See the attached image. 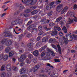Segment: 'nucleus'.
I'll return each mask as SVG.
<instances>
[{
  "label": "nucleus",
  "mask_w": 77,
  "mask_h": 77,
  "mask_svg": "<svg viewBox=\"0 0 77 77\" xmlns=\"http://www.w3.org/2000/svg\"><path fill=\"white\" fill-rule=\"evenodd\" d=\"M41 22H42L43 24H45L47 23V20L45 19H43L41 20Z\"/></svg>",
  "instance_id": "5701e85b"
},
{
  "label": "nucleus",
  "mask_w": 77,
  "mask_h": 77,
  "mask_svg": "<svg viewBox=\"0 0 77 77\" xmlns=\"http://www.w3.org/2000/svg\"><path fill=\"white\" fill-rule=\"evenodd\" d=\"M13 70L14 71H17V67L16 66H13L12 68Z\"/></svg>",
  "instance_id": "f704fd0d"
},
{
  "label": "nucleus",
  "mask_w": 77,
  "mask_h": 77,
  "mask_svg": "<svg viewBox=\"0 0 77 77\" xmlns=\"http://www.w3.org/2000/svg\"><path fill=\"white\" fill-rule=\"evenodd\" d=\"M37 13H38V11L37 10H34V11H32L31 13V14L32 15H34L35 14H37Z\"/></svg>",
  "instance_id": "bb28decb"
},
{
  "label": "nucleus",
  "mask_w": 77,
  "mask_h": 77,
  "mask_svg": "<svg viewBox=\"0 0 77 77\" xmlns=\"http://www.w3.org/2000/svg\"><path fill=\"white\" fill-rule=\"evenodd\" d=\"M45 52H42V53H41V57H43L45 56Z\"/></svg>",
  "instance_id": "c03bdc74"
},
{
  "label": "nucleus",
  "mask_w": 77,
  "mask_h": 77,
  "mask_svg": "<svg viewBox=\"0 0 77 77\" xmlns=\"http://www.w3.org/2000/svg\"><path fill=\"white\" fill-rule=\"evenodd\" d=\"M40 31V32L38 33V35H41L43 33V32L42 30L39 31Z\"/></svg>",
  "instance_id": "e433bc0d"
},
{
  "label": "nucleus",
  "mask_w": 77,
  "mask_h": 77,
  "mask_svg": "<svg viewBox=\"0 0 77 77\" xmlns=\"http://www.w3.org/2000/svg\"><path fill=\"white\" fill-rule=\"evenodd\" d=\"M77 5L76 4H75L74 6H73V9L75 10L77 9Z\"/></svg>",
  "instance_id": "13d9d810"
},
{
  "label": "nucleus",
  "mask_w": 77,
  "mask_h": 77,
  "mask_svg": "<svg viewBox=\"0 0 77 77\" xmlns=\"http://www.w3.org/2000/svg\"><path fill=\"white\" fill-rule=\"evenodd\" d=\"M50 42L51 43H54L56 42V39H53L52 38H50L49 40Z\"/></svg>",
  "instance_id": "a878e982"
},
{
  "label": "nucleus",
  "mask_w": 77,
  "mask_h": 77,
  "mask_svg": "<svg viewBox=\"0 0 77 77\" xmlns=\"http://www.w3.org/2000/svg\"><path fill=\"white\" fill-rule=\"evenodd\" d=\"M63 5L62 4H60L57 6V9H56V11L57 12L59 13L63 9Z\"/></svg>",
  "instance_id": "6e6552de"
},
{
  "label": "nucleus",
  "mask_w": 77,
  "mask_h": 77,
  "mask_svg": "<svg viewBox=\"0 0 77 77\" xmlns=\"http://www.w3.org/2000/svg\"><path fill=\"white\" fill-rule=\"evenodd\" d=\"M26 72V70L25 69H22L20 70V72L21 74L25 73Z\"/></svg>",
  "instance_id": "4468645a"
},
{
  "label": "nucleus",
  "mask_w": 77,
  "mask_h": 77,
  "mask_svg": "<svg viewBox=\"0 0 77 77\" xmlns=\"http://www.w3.org/2000/svg\"><path fill=\"white\" fill-rule=\"evenodd\" d=\"M64 42L65 44L66 45L68 44V41L66 39H64Z\"/></svg>",
  "instance_id": "3c124183"
},
{
  "label": "nucleus",
  "mask_w": 77,
  "mask_h": 77,
  "mask_svg": "<svg viewBox=\"0 0 77 77\" xmlns=\"http://www.w3.org/2000/svg\"><path fill=\"white\" fill-rule=\"evenodd\" d=\"M51 54L52 56H55V53H54V52H53V51L51 52Z\"/></svg>",
  "instance_id": "680f3d73"
},
{
  "label": "nucleus",
  "mask_w": 77,
  "mask_h": 77,
  "mask_svg": "<svg viewBox=\"0 0 77 77\" xmlns=\"http://www.w3.org/2000/svg\"><path fill=\"white\" fill-rule=\"evenodd\" d=\"M73 21H75V22L77 21V17H73Z\"/></svg>",
  "instance_id": "8fccbe9b"
},
{
  "label": "nucleus",
  "mask_w": 77,
  "mask_h": 77,
  "mask_svg": "<svg viewBox=\"0 0 77 77\" xmlns=\"http://www.w3.org/2000/svg\"><path fill=\"white\" fill-rule=\"evenodd\" d=\"M21 77H28V76L26 75L25 74L22 75V76H21Z\"/></svg>",
  "instance_id": "774afa93"
},
{
  "label": "nucleus",
  "mask_w": 77,
  "mask_h": 77,
  "mask_svg": "<svg viewBox=\"0 0 77 77\" xmlns=\"http://www.w3.org/2000/svg\"><path fill=\"white\" fill-rule=\"evenodd\" d=\"M68 9V6H66L64 7V8H63V10H62V11L60 12V14H63Z\"/></svg>",
  "instance_id": "ddd939ff"
},
{
  "label": "nucleus",
  "mask_w": 77,
  "mask_h": 77,
  "mask_svg": "<svg viewBox=\"0 0 77 77\" xmlns=\"http://www.w3.org/2000/svg\"><path fill=\"white\" fill-rule=\"evenodd\" d=\"M24 2L26 4L34 5L36 3V0H25Z\"/></svg>",
  "instance_id": "20e7f679"
},
{
  "label": "nucleus",
  "mask_w": 77,
  "mask_h": 77,
  "mask_svg": "<svg viewBox=\"0 0 77 77\" xmlns=\"http://www.w3.org/2000/svg\"><path fill=\"white\" fill-rule=\"evenodd\" d=\"M60 3H61V0H57L55 2V4L56 5L59 4Z\"/></svg>",
  "instance_id": "cd10ccee"
},
{
  "label": "nucleus",
  "mask_w": 77,
  "mask_h": 77,
  "mask_svg": "<svg viewBox=\"0 0 77 77\" xmlns=\"http://www.w3.org/2000/svg\"><path fill=\"white\" fill-rule=\"evenodd\" d=\"M8 31H7L6 29H5L4 31V33H5V37H6L7 36H11V33L10 32L8 33Z\"/></svg>",
  "instance_id": "9b49d317"
},
{
  "label": "nucleus",
  "mask_w": 77,
  "mask_h": 77,
  "mask_svg": "<svg viewBox=\"0 0 77 77\" xmlns=\"http://www.w3.org/2000/svg\"><path fill=\"white\" fill-rule=\"evenodd\" d=\"M55 25V23H50L49 26L50 27H52Z\"/></svg>",
  "instance_id": "a19ab883"
},
{
  "label": "nucleus",
  "mask_w": 77,
  "mask_h": 77,
  "mask_svg": "<svg viewBox=\"0 0 77 77\" xmlns=\"http://www.w3.org/2000/svg\"><path fill=\"white\" fill-rule=\"evenodd\" d=\"M55 3V2H53L50 3L49 5H48L46 7V9L47 11H49L52 8H54L56 6V5H54Z\"/></svg>",
  "instance_id": "7ed1b4c3"
},
{
  "label": "nucleus",
  "mask_w": 77,
  "mask_h": 77,
  "mask_svg": "<svg viewBox=\"0 0 77 77\" xmlns=\"http://www.w3.org/2000/svg\"><path fill=\"white\" fill-rule=\"evenodd\" d=\"M21 46L22 47H24L25 46V45L24 43L23 42H21Z\"/></svg>",
  "instance_id": "de8ad7c7"
},
{
  "label": "nucleus",
  "mask_w": 77,
  "mask_h": 77,
  "mask_svg": "<svg viewBox=\"0 0 77 77\" xmlns=\"http://www.w3.org/2000/svg\"><path fill=\"white\" fill-rule=\"evenodd\" d=\"M33 45V43L32 42H30L27 45V46L30 49H32V46Z\"/></svg>",
  "instance_id": "6ab92c4d"
},
{
  "label": "nucleus",
  "mask_w": 77,
  "mask_h": 77,
  "mask_svg": "<svg viewBox=\"0 0 77 77\" xmlns=\"http://www.w3.org/2000/svg\"><path fill=\"white\" fill-rule=\"evenodd\" d=\"M29 40L30 42H32H32L35 41V38H32L30 39Z\"/></svg>",
  "instance_id": "a18cd8bd"
},
{
  "label": "nucleus",
  "mask_w": 77,
  "mask_h": 77,
  "mask_svg": "<svg viewBox=\"0 0 77 77\" xmlns=\"http://www.w3.org/2000/svg\"><path fill=\"white\" fill-rule=\"evenodd\" d=\"M6 69L7 71L10 72L11 71V67H6Z\"/></svg>",
  "instance_id": "c9c22d12"
},
{
  "label": "nucleus",
  "mask_w": 77,
  "mask_h": 77,
  "mask_svg": "<svg viewBox=\"0 0 77 77\" xmlns=\"http://www.w3.org/2000/svg\"><path fill=\"white\" fill-rule=\"evenodd\" d=\"M41 45H42L41 42H38L36 43V46H37V47H38V46H40Z\"/></svg>",
  "instance_id": "473e14b6"
},
{
  "label": "nucleus",
  "mask_w": 77,
  "mask_h": 77,
  "mask_svg": "<svg viewBox=\"0 0 77 77\" xmlns=\"http://www.w3.org/2000/svg\"><path fill=\"white\" fill-rule=\"evenodd\" d=\"M4 57V60L6 61L8 60V55H5L4 56V55L3 54H1L0 55V61Z\"/></svg>",
  "instance_id": "9d476101"
},
{
  "label": "nucleus",
  "mask_w": 77,
  "mask_h": 77,
  "mask_svg": "<svg viewBox=\"0 0 77 77\" xmlns=\"http://www.w3.org/2000/svg\"><path fill=\"white\" fill-rule=\"evenodd\" d=\"M38 32V30L37 29L35 28H34L32 29V33L33 34H34L37 33Z\"/></svg>",
  "instance_id": "aec40b11"
},
{
  "label": "nucleus",
  "mask_w": 77,
  "mask_h": 77,
  "mask_svg": "<svg viewBox=\"0 0 77 77\" xmlns=\"http://www.w3.org/2000/svg\"><path fill=\"white\" fill-rule=\"evenodd\" d=\"M30 12V10L29 9H27V10H26V11H24L25 13H29Z\"/></svg>",
  "instance_id": "052dcab7"
},
{
  "label": "nucleus",
  "mask_w": 77,
  "mask_h": 77,
  "mask_svg": "<svg viewBox=\"0 0 77 77\" xmlns=\"http://www.w3.org/2000/svg\"><path fill=\"white\" fill-rule=\"evenodd\" d=\"M52 14H53V11H50V12L48 13L47 14L48 16L49 17H50L51 16Z\"/></svg>",
  "instance_id": "c85d7f7f"
},
{
  "label": "nucleus",
  "mask_w": 77,
  "mask_h": 77,
  "mask_svg": "<svg viewBox=\"0 0 77 77\" xmlns=\"http://www.w3.org/2000/svg\"><path fill=\"white\" fill-rule=\"evenodd\" d=\"M39 67H40V66L38 65L35 66L33 68V72H35L38 69Z\"/></svg>",
  "instance_id": "f8f14e48"
},
{
  "label": "nucleus",
  "mask_w": 77,
  "mask_h": 77,
  "mask_svg": "<svg viewBox=\"0 0 77 77\" xmlns=\"http://www.w3.org/2000/svg\"><path fill=\"white\" fill-rule=\"evenodd\" d=\"M34 29V28H32V27H28V28H27V29H28V30H31V29Z\"/></svg>",
  "instance_id": "0e129e2a"
},
{
  "label": "nucleus",
  "mask_w": 77,
  "mask_h": 77,
  "mask_svg": "<svg viewBox=\"0 0 77 77\" xmlns=\"http://www.w3.org/2000/svg\"><path fill=\"white\" fill-rule=\"evenodd\" d=\"M11 67V65L10 64H8L6 66V68Z\"/></svg>",
  "instance_id": "49530a36"
},
{
  "label": "nucleus",
  "mask_w": 77,
  "mask_h": 77,
  "mask_svg": "<svg viewBox=\"0 0 77 77\" xmlns=\"http://www.w3.org/2000/svg\"><path fill=\"white\" fill-rule=\"evenodd\" d=\"M12 75V74L11 73H10V72H8L6 74V77H10Z\"/></svg>",
  "instance_id": "7c9ffc66"
},
{
  "label": "nucleus",
  "mask_w": 77,
  "mask_h": 77,
  "mask_svg": "<svg viewBox=\"0 0 77 77\" xmlns=\"http://www.w3.org/2000/svg\"><path fill=\"white\" fill-rule=\"evenodd\" d=\"M23 15L26 17L29 16V14L28 13H26L25 14H23Z\"/></svg>",
  "instance_id": "37998d69"
},
{
  "label": "nucleus",
  "mask_w": 77,
  "mask_h": 77,
  "mask_svg": "<svg viewBox=\"0 0 77 77\" xmlns=\"http://www.w3.org/2000/svg\"><path fill=\"white\" fill-rule=\"evenodd\" d=\"M30 27V28H34L35 26L34 25H32L30 26H29V27Z\"/></svg>",
  "instance_id": "69168bd1"
},
{
  "label": "nucleus",
  "mask_w": 77,
  "mask_h": 77,
  "mask_svg": "<svg viewBox=\"0 0 77 77\" xmlns=\"http://www.w3.org/2000/svg\"><path fill=\"white\" fill-rule=\"evenodd\" d=\"M66 38L67 39V41L70 42L72 41L73 37L71 35L69 34H67L66 35Z\"/></svg>",
  "instance_id": "1a4fd4ad"
},
{
  "label": "nucleus",
  "mask_w": 77,
  "mask_h": 77,
  "mask_svg": "<svg viewBox=\"0 0 77 77\" xmlns=\"http://www.w3.org/2000/svg\"><path fill=\"white\" fill-rule=\"evenodd\" d=\"M47 50V51L48 52H51V50L49 48H47V49H46Z\"/></svg>",
  "instance_id": "864d4df0"
},
{
  "label": "nucleus",
  "mask_w": 77,
  "mask_h": 77,
  "mask_svg": "<svg viewBox=\"0 0 77 77\" xmlns=\"http://www.w3.org/2000/svg\"><path fill=\"white\" fill-rule=\"evenodd\" d=\"M11 49L10 48V47H7L6 49H5V51L6 53H8L11 51Z\"/></svg>",
  "instance_id": "412c9836"
},
{
  "label": "nucleus",
  "mask_w": 77,
  "mask_h": 77,
  "mask_svg": "<svg viewBox=\"0 0 77 77\" xmlns=\"http://www.w3.org/2000/svg\"><path fill=\"white\" fill-rule=\"evenodd\" d=\"M18 7H19V8H20L21 9H22L24 8V7L21 4L19 5Z\"/></svg>",
  "instance_id": "58836bf2"
},
{
  "label": "nucleus",
  "mask_w": 77,
  "mask_h": 77,
  "mask_svg": "<svg viewBox=\"0 0 77 77\" xmlns=\"http://www.w3.org/2000/svg\"><path fill=\"white\" fill-rule=\"evenodd\" d=\"M44 29H45V30L48 31V30H49L51 28H47L46 27H45L44 28Z\"/></svg>",
  "instance_id": "bf43d9fd"
},
{
  "label": "nucleus",
  "mask_w": 77,
  "mask_h": 77,
  "mask_svg": "<svg viewBox=\"0 0 77 77\" xmlns=\"http://www.w3.org/2000/svg\"><path fill=\"white\" fill-rule=\"evenodd\" d=\"M54 30L51 31L50 32V34L51 36H57V31L61 30V29L59 26H54Z\"/></svg>",
  "instance_id": "f257e3e1"
},
{
  "label": "nucleus",
  "mask_w": 77,
  "mask_h": 77,
  "mask_svg": "<svg viewBox=\"0 0 77 77\" xmlns=\"http://www.w3.org/2000/svg\"><path fill=\"white\" fill-rule=\"evenodd\" d=\"M40 77H47V76L46 75H42L40 76Z\"/></svg>",
  "instance_id": "338daca9"
},
{
  "label": "nucleus",
  "mask_w": 77,
  "mask_h": 77,
  "mask_svg": "<svg viewBox=\"0 0 77 77\" xmlns=\"http://www.w3.org/2000/svg\"><path fill=\"white\" fill-rule=\"evenodd\" d=\"M48 74L50 76H51V75H55V72L54 71H52V72H48Z\"/></svg>",
  "instance_id": "b1692460"
},
{
  "label": "nucleus",
  "mask_w": 77,
  "mask_h": 77,
  "mask_svg": "<svg viewBox=\"0 0 77 77\" xmlns=\"http://www.w3.org/2000/svg\"><path fill=\"white\" fill-rule=\"evenodd\" d=\"M62 19V17H60L56 19V21L57 22H60V20H61Z\"/></svg>",
  "instance_id": "c756f323"
},
{
  "label": "nucleus",
  "mask_w": 77,
  "mask_h": 77,
  "mask_svg": "<svg viewBox=\"0 0 77 77\" xmlns=\"http://www.w3.org/2000/svg\"><path fill=\"white\" fill-rule=\"evenodd\" d=\"M38 29L39 31H42V27L41 26H39L38 27Z\"/></svg>",
  "instance_id": "72a5a7b5"
},
{
  "label": "nucleus",
  "mask_w": 77,
  "mask_h": 77,
  "mask_svg": "<svg viewBox=\"0 0 77 77\" xmlns=\"http://www.w3.org/2000/svg\"><path fill=\"white\" fill-rule=\"evenodd\" d=\"M73 38L75 40L77 39V35H73Z\"/></svg>",
  "instance_id": "4d7b16f0"
},
{
  "label": "nucleus",
  "mask_w": 77,
  "mask_h": 77,
  "mask_svg": "<svg viewBox=\"0 0 77 77\" xmlns=\"http://www.w3.org/2000/svg\"><path fill=\"white\" fill-rule=\"evenodd\" d=\"M56 46L55 45H52V48H54L55 49L57 50V48L58 50V52L60 53V54H62V51H61V48H60V45H57V46Z\"/></svg>",
  "instance_id": "39448f33"
},
{
  "label": "nucleus",
  "mask_w": 77,
  "mask_h": 77,
  "mask_svg": "<svg viewBox=\"0 0 77 77\" xmlns=\"http://www.w3.org/2000/svg\"><path fill=\"white\" fill-rule=\"evenodd\" d=\"M33 55L35 56H38V51L36 50L34 51L33 52Z\"/></svg>",
  "instance_id": "dca6fc26"
},
{
  "label": "nucleus",
  "mask_w": 77,
  "mask_h": 77,
  "mask_svg": "<svg viewBox=\"0 0 77 77\" xmlns=\"http://www.w3.org/2000/svg\"><path fill=\"white\" fill-rule=\"evenodd\" d=\"M1 42H2V44H6V45L7 46H9L12 44V42L10 40L5 41H1Z\"/></svg>",
  "instance_id": "0eeeda50"
},
{
  "label": "nucleus",
  "mask_w": 77,
  "mask_h": 77,
  "mask_svg": "<svg viewBox=\"0 0 77 77\" xmlns=\"http://www.w3.org/2000/svg\"><path fill=\"white\" fill-rule=\"evenodd\" d=\"M32 23V21H29L28 23H27V26H29Z\"/></svg>",
  "instance_id": "4c0bfd02"
},
{
  "label": "nucleus",
  "mask_w": 77,
  "mask_h": 77,
  "mask_svg": "<svg viewBox=\"0 0 77 77\" xmlns=\"http://www.w3.org/2000/svg\"><path fill=\"white\" fill-rule=\"evenodd\" d=\"M20 11H17V12H15L14 13V15H18L19 14Z\"/></svg>",
  "instance_id": "09e8293b"
},
{
  "label": "nucleus",
  "mask_w": 77,
  "mask_h": 77,
  "mask_svg": "<svg viewBox=\"0 0 77 77\" xmlns=\"http://www.w3.org/2000/svg\"><path fill=\"white\" fill-rule=\"evenodd\" d=\"M5 66H2V67H1V69H0V71H3L5 70Z\"/></svg>",
  "instance_id": "ea45409f"
},
{
  "label": "nucleus",
  "mask_w": 77,
  "mask_h": 77,
  "mask_svg": "<svg viewBox=\"0 0 77 77\" xmlns=\"http://www.w3.org/2000/svg\"><path fill=\"white\" fill-rule=\"evenodd\" d=\"M48 40V39L47 37H45L42 38V40L43 42H46Z\"/></svg>",
  "instance_id": "4be33fe9"
},
{
  "label": "nucleus",
  "mask_w": 77,
  "mask_h": 77,
  "mask_svg": "<svg viewBox=\"0 0 77 77\" xmlns=\"http://www.w3.org/2000/svg\"><path fill=\"white\" fill-rule=\"evenodd\" d=\"M31 36H32V35L31 34L29 33L27 34L26 36L27 38H30Z\"/></svg>",
  "instance_id": "603ef678"
},
{
  "label": "nucleus",
  "mask_w": 77,
  "mask_h": 77,
  "mask_svg": "<svg viewBox=\"0 0 77 77\" xmlns=\"http://www.w3.org/2000/svg\"><path fill=\"white\" fill-rule=\"evenodd\" d=\"M38 15H35L34 16L32 17V18L34 19H36L38 17Z\"/></svg>",
  "instance_id": "e2e57ef3"
},
{
  "label": "nucleus",
  "mask_w": 77,
  "mask_h": 77,
  "mask_svg": "<svg viewBox=\"0 0 77 77\" xmlns=\"http://www.w3.org/2000/svg\"><path fill=\"white\" fill-rule=\"evenodd\" d=\"M69 21L70 22V23H71L73 22V20L71 19H69Z\"/></svg>",
  "instance_id": "5fc2aeb1"
},
{
  "label": "nucleus",
  "mask_w": 77,
  "mask_h": 77,
  "mask_svg": "<svg viewBox=\"0 0 77 77\" xmlns=\"http://www.w3.org/2000/svg\"><path fill=\"white\" fill-rule=\"evenodd\" d=\"M8 54H9V57H12L14 54V51H11V52L8 53Z\"/></svg>",
  "instance_id": "f3484780"
},
{
  "label": "nucleus",
  "mask_w": 77,
  "mask_h": 77,
  "mask_svg": "<svg viewBox=\"0 0 77 77\" xmlns=\"http://www.w3.org/2000/svg\"><path fill=\"white\" fill-rule=\"evenodd\" d=\"M23 20L19 17H17L14 20L12 21L11 23L12 25L20 24L23 23Z\"/></svg>",
  "instance_id": "f03ea898"
},
{
  "label": "nucleus",
  "mask_w": 77,
  "mask_h": 77,
  "mask_svg": "<svg viewBox=\"0 0 77 77\" xmlns=\"http://www.w3.org/2000/svg\"><path fill=\"white\" fill-rule=\"evenodd\" d=\"M26 58V56L24 54H22L21 55L20 57L18 58V60L20 62H22Z\"/></svg>",
  "instance_id": "423d86ee"
},
{
  "label": "nucleus",
  "mask_w": 77,
  "mask_h": 77,
  "mask_svg": "<svg viewBox=\"0 0 77 77\" xmlns=\"http://www.w3.org/2000/svg\"><path fill=\"white\" fill-rule=\"evenodd\" d=\"M47 47V45H45L43 47H42L41 48H40V49L39 50V51L40 52H41L43 50H44L45 48Z\"/></svg>",
  "instance_id": "a211bd4d"
},
{
  "label": "nucleus",
  "mask_w": 77,
  "mask_h": 77,
  "mask_svg": "<svg viewBox=\"0 0 77 77\" xmlns=\"http://www.w3.org/2000/svg\"><path fill=\"white\" fill-rule=\"evenodd\" d=\"M45 71L47 72L50 73L51 72H52V71H54L53 70H51V69H50L48 67H47L45 68Z\"/></svg>",
  "instance_id": "2eb2a0df"
},
{
  "label": "nucleus",
  "mask_w": 77,
  "mask_h": 77,
  "mask_svg": "<svg viewBox=\"0 0 77 77\" xmlns=\"http://www.w3.org/2000/svg\"><path fill=\"white\" fill-rule=\"evenodd\" d=\"M62 30H63V31H64L65 33H67L68 31L67 29H66V27L65 26L63 27V28L62 29Z\"/></svg>",
  "instance_id": "393cba45"
},
{
  "label": "nucleus",
  "mask_w": 77,
  "mask_h": 77,
  "mask_svg": "<svg viewBox=\"0 0 77 77\" xmlns=\"http://www.w3.org/2000/svg\"><path fill=\"white\" fill-rule=\"evenodd\" d=\"M6 73L5 72H3L1 74V77H6Z\"/></svg>",
  "instance_id": "2f4dec72"
},
{
  "label": "nucleus",
  "mask_w": 77,
  "mask_h": 77,
  "mask_svg": "<svg viewBox=\"0 0 77 77\" xmlns=\"http://www.w3.org/2000/svg\"><path fill=\"white\" fill-rule=\"evenodd\" d=\"M54 60H55V62L56 63L60 62V60L59 59H55Z\"/></svg>",
  "instance_id": "6e6d98bb"
},
{
  "label": "nucleus",
  "mask_w": 77,
  "mask_h": 77,
  "mask_svg": "<svg viewBox=\"0 0 77 77\" xmlns=\"http://www.w3.org/2000/svg\"><path fill=\"white\" fill-rule=\"evenodd\" d=\"M33 57V55L32 54H29L28 55V58L31 59Z\"/></svg>",
  "instance_id": "79ce46f5"
}]
</instances>
